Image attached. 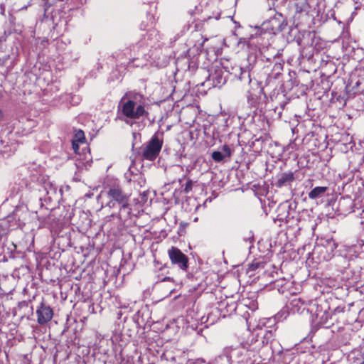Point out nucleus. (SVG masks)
I'll return each instance as SVG.
<instances>
[{"mask_svg":"<svg viewBox=\"0 0 364 364\" xmlns=\"http://www.w3.org/2000/svg\"><path fill=\"white\" fill-rule=\"evenodd\" d=\"M262 28L269 33L275 34L277 32L282 31L286 24H284V19L281 14L276 13L272 18L266 20L262 23Z\"/></svg>","mask_w":364,"mask_h":364,"instance_id":"0eeeda50","label":"nucleus"},{"mask_svg":"<svg viewBox=\"0 0 364 364\" xmlns=\"http://www.w3.org/2000/svg\"><path fill=\"white\" fill-rule=\"evenodd\" d=\"M107 196L109 201L107 205L113 208L117 204L119 206L120 217L127 216L129 214L130 208L129 204V196L123 192L119 186H110L107 191Z\"/></svg>","mask_w":364,"mask_h":364,"instance_id":"20e7f679","label":"nucleus"},{"mask_svg":"<svg viewBox=\"0 0 364 364\" xmlns=\"http://www.w3.org/2000/svg\"><path fill=\"white\" fill-rule=\"evenodd\" d=\"M44 191L46 192V197L45 200L53 201L58 200L60 196V191L58 187L50 183H46L44 185Z\"/></svg>","mask_w":364,"mask_h":364,"instance_id":"ddd939ff","label":"nucleus"},{"mask_svg":"<svg viewBox=\"0 0 364 364\" xmlns=\"http://www.w3.org/2000/svg\"><path fill=\"white\" fill-rule=\"evenodd\" d=\"M228 73L244 83L250 84L251 82L250 73L247 69L235 65L232 68V71H228L225 70L223 67L216 65L210 69L205 83L211 85L214 87H221L227 81Z\"/></svg>","mask_w":364,"mask_h":364,"instance_id":"f03ea898","label":"nucleus"},{"mask_svg":"<svg viewBox=\"0 0 364 364\" xmlns=\"http://www.w3.org/2000/svg\"><path fill=\"white\" fill-rule=\"evenodd\" d=\"M163 139L159 134H154L146 143L140 148V154L145 160L154 161L161 150Z\"/></svg>","mask_w":364,"mask_h":364,"instance_id":"39448f33","label":"nucleus"},{"mask_svg":"<svg viewBox=\"0 0 364 364\" xmlns=\"http://www.w3.org/2000/svg\"><path fill=\"white\" fill-rule=\"evenodd\" d=\"M146 18L147 22L143 21L140 26L141 29L145 31L144 33L141 34V39L135 45H130L126 49V51L129 53V58H134L136 55V53L144 46H154L160 39L159 33L155 28L154 17L149 16Z\"/></svg>","mask_w":364,"mask_h":364,"instance_id":"7ed1b4c3","label":"nucleus"},{"mask_svg":"<svg viewBox=\"0 0 364 364\" xmlns=\"http://www.w3.org/2000/svg\"><path fill=\"white\" fill-rule=\"evenodd\" d=\"M294 180V173L291 171L281 173L277 178L276 182V186L282 188L283 186H287Z\"/></svg>","mask_w":364,"mask_h":364,"instance_id":"4468645a","label":"nucleus"},{"mask_svg":"<svg viewBox=\"0 0 364 364\" xmlns=\"http://www.w3.org/2000/svg\"><path fill=\"white\" fill-rule=\"evenodd\" d=\"M273 337H274L273 331L272 330L267 331L263 336L262 343H267L269 341H272L273 339Z\"/></svg>","mask_w":364,"mask_h":364,"instance_id":"6ab92c4d","label":"nucleus"},{"mask_svg":"<svg viewBox=\"0 0 364 364\" xmlns=\"http://www.w3.org/2000/svg\"><path fill=\"white\" fill-rule=\"evenodd\" d=\"M146 107L145 98L141 94H134L127 99L123 97L118 106V117L126 124H132L135 120L147 117Z\"/></svg>","mask_w":364,"mask_h":364,"instance_id":"f257e3e1","label":"nucleus"},{"mask_svg":"<svg viewBox=\"0 0 364 364\" xmlns=\"http://www.w3.org/2000/svg\"><path fill=\"white\" fill-rule=\"evenodd\" d=\"M173 279L171 278V277H164L163 279H162V282H165V281H172Z\"/></svg>","mask_w":364,"mask_h":364,"instance_id":"412c9836","label":"nucleus"},{"mask_svg":"<svg viewBox=\"0 0 364 364\" xmlns=\"http://www.w3.org/2000/svg\"><path fill=\"white\" fill-rule=\"evenodd\" d=\"M78 142H76V141H73V143H72V146H73V150L76 152L77 150L78 149V144H77Z\"/></svg>","mask_w":364,"mask_h":364,"instance_id":"aec40b11","label":"nucleus"},{"mask_svg":"<svg viewBox=\"0 0 364 364\" xmlns=\"http://www.w3.org/2000/svg\"><path fill=\"white\" fill-rule=\"evenodd\" d=\"M168 255L173 264L177 265L183 271H187L188 258L178 248L171 247L168 250Z\"/></svg>","mask_w":364,"mask_h":364,"instance_id":"6e6552de","label":"nucleus"},{"mask_svg":"<svg viewBox=\"0 0 364 364\" xmlns=\"http://www.w3.org/2000/svg\"><path fill=\"white\" fill-rule=\"evenodd\" d=\"M36 314L38 316V323L40 325H43L52 319L53 316V311L50 306L42 302L36 310Z\"/></svg>","mask_w":364,"mask_h":364,"instance_id":"9d476101","label":"nucleus"},{"mask_svg":"<svg viewBox=\"0 0 364 364\" xmlns=\"http://www.w3.org/2000/svg\"><path fill=\"white\" fill-rule=\"evenodd\" d=\"M337 247L338 245L333 238L321 239V246L318 247V248H321V252H326L323 256V259L325 260H329L333 257Z\"/></svg>","mask_w":364,"mask_h":364,"instance_id":"1a4fd4ad","label":"nucleus"},{"mask_svg":"<svg viewBox=\"0 0 364 364\" xmlns=\"http://www.w3.org/2000/svg\"><path fill=\"white\" fill-rule=\"evenodd\" d=\"M207 39H205L203 41V42L198 43L194 44L191 48H190L187 51L186 54V57L188 60V67L190 68L191 66V64L195 65V58L198 55L200 52L202 51L203 47V43Z\"/></svg>","mask_w":364,"mask_h":364,"instance_id":"f8f14e48","label":"nucleus"},{"mask_svg":"<svg viewBox=\"0 0 364 364\" xmlns=\"http://www.w3.org/2000/svg\"><path fill=\"white\" fill-rule=\"evenodd\" d=\"M3 117H4L3 112L0 109V121L3 119Z\"/></svg>","mask_w":364,"mask_h":364,"instance_id":"4be33fe9","label":"nucleus"},{"mask_svg":"<svg viewBox=\"0 0 364 364\" xmlns=\"http://www.w3.org/2000/svg\"><path fill=\"white\" fill-rule=\"evenodd\" d=\"M310 9L308 0H301L296 4V13L307 14L310 11Z\"/></svg>","mask_w":364,"mask_h":364,"instance_id":"dca6fc26","label":"nucleus"},{"mask_svg":"<svg viewBox=\"0 0 364 364\" xmlns=\"http://www.w3.org/2000/svg\"><path fill=\"white\" fill-rule=\"evenodd\" d=\"M327 189L328 188L324 186L315 187L309 193V198L310 199L321 198L325 194Z\"/></svg>","mask_w":364,"mask_h":364,"instance_id":"2eb2a0df","label":"nucleus"},{"mask_svg":"<svg viewBox=\"0 0 364 364\" xmlns=\"http://www.w3.org/2000/svg\"><path fill=\"white\" fill-rule=\"evenodd\" d=\"M85 134L82 130H78L74 136V139L73 141L76 142H83L85 141Z\"/></svg>","mask_w":364,"mask_h":364,"instance_id":"a211bd4d","label":"nucleus"},{"mask_svg":"<svg viewBox=\"0 0 364 364\" xmlns=\"http://www.w3.org/2000/svg\"><path fill=\"white\" fill-rule=\"evenodd\" d=\"M304 304V301L301 299H294L291 300L290 305L292 306V311L299 312Z\"/></svg>","mask_w":364,"mask_h":364,"instance_id":"f3484780","label":"nucleus"},{"mask_svg":"<svg viewBox=\"0 0 364 364\" xmlns=\"http://www.w3.org/2000/svg\"><path fill=\"white\" fill-rule=\"evenodd\" d=\"M236 309V304L234 302L230 304L228 300L220 301L218 304V306L214 308L211 313L208 314V318L211 320V322H215V319L211 318L213 316L216 318H220L221 317L225 318L227 315L232 314Z\"/></svg>","mask_w":364,"mask_h":364,"instance_id":"423d86ee","label":"nucleus"},{"mask_svg":"<svg viewBox=\"0 0 364 364\" xmlns=\"http://www.w3.org/2000/svg\"><path fill=\"white\" fill-rule=\"evenodd\" d=\"M233 150L228 145H223L220 150L214 151L211 157L215 162H221L226 159H230Z\"/></svg>","mask_w":364,"mask_h":364,"instance_id":"9b49d317","label":"nucleus"}]
</instances>
